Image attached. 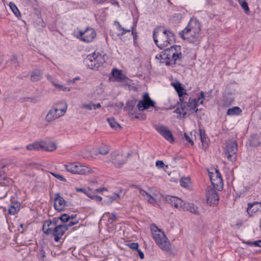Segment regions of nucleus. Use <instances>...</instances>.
<instances>
[{
  "instance_id": "nucleus-1",
  "label": "nucleus",
  "mask_w": 261,
  "mask_h": 261,
  "mask_svg": "<svg viewBox=\"0 0 261 261\" xmlns=\"http://www.w3.org/2000/svg\"><path fill=\"white\" fill-rule=\"evenodd\" d=\"M153 38L156 46L163 49L156 55V59L160 60L161 63L166 66L173 67L179 63L182 59L181 48L180 45L171 46L175 41V35L172 32L164 27H158L153 31Z\"/></svg>"
},
{
  "instance_id": "nucleus-2",
  "label": "nucleus",
  "mask_w": 261,
  "mask_h": 261,
  "mask_svg": "<svg viewBox=\"0 0 261 261\" xmlns=\"http://www.w3.org/2000/svg\"><path fill=\"white\" fill-rule=\"evenodd\" d=\"M106 54L96 51L87 56L84 61V64L90 69L97 70L105 63Z\"/></svg>"
},
{
  "instance_id": "nucleus-3",
  "label": "nucleus",
  "mask_w": 261,
  "mask_h": 261,
  "mask_svg": "<svg viewBox=\"0 0 261 261\" xmlns=\"http://www.w3.org/2000/svg\"><path fill=\"white\" fill-rule=\"evenodd\" d=\"M153 238L161 249L165 251L171 250V245L165 233L155 225L152 226Z\"/></svg>"
},
{
  "instance_id": "nucleus-4",
  "label": "nucleus",
  "mask_w": 261,
  "mask_h": 261,
  "mask_svg": "<svg viewBox=\"0 0 261 261\" xmlns=\"http://www.w3.org/2000/svg\"><path fill=\"white\" fill-rule=\"evenodd\" d=\"M64 166L68 172L73 174H88L92 172V170L90 167L82 165L79 163H70Z\"/></svg>"
},
{
  "instance_id": "nucleus-5",
  "label": "nucleus",
  "mask_w": 261,
  "mask_h": 261,
  "mask_svg": "<svg viewBox=\"0 0 261 261\" xmlns=\"http://www.w3.org/2000/svg\"><path fill=\"white\" fill-rule=\"evenodd\" d=\"M67 108L59 109L57 106H53L48 111L45 117V120L50 122L55 119L62 116L66 111Z\"/></svg>"
},
{
  "instance_id": "nucleus-6",
  "label": "nucleus",
  "mask_w": 261,
  "mask_h": 261,
  "mask_svg": "<svg viewBox=\"0 0 261 261\" xmlns=\"http://www.w3.org/2000/svg\"><path fill=\"white\" fill-rule=\"evenodd\" d=\"M127 160V157L123 153L119 151H114L111 153L110 158L107 162H112L117 168H120Z\"/></svg>"
},
{
  "instance_id": "nucleus-7",
  "label": "nucleus",
  "mask_w": 261,
  "mask_h": 261,
  "mask_svg": "<svg viewBox=\"0 0 261 261\" xmlns=\"http://www.w3.org/2000/svg\"><path fill=\"white\" fill-rule=\"evenodd\" d=\"M96 36V31L92 28L87 27L85 30L79 31L77 38L85 42L90 43L94 40Z\"/></svg>"
},
{
  "instance_id": "nucleus-8",
  "label": "nucleus",
  "mask_w": 261,
  "mask_h": 261,
  "mask_svg": "<svg viewBox=\"0 0 261 261\" xmlns=\"http://www.w3.org/2000/svg\"><path fill=\"white\" fill-rule=\"evenodd\" d=\"M237 151L238 143L236 141H231L227 143L225 148V153L228 160L231 162L236 161Z\"/></svg>"
},
{
  "instance_id": "nucleus-9",
  "label": "nucleus",
  "mask_w": 261,
  "mask_h": 261,
  "mask_svg": "<svg viewBox=\"0 0 261 261\" xmlns=\"http://www.w3.org/2000/svg\"><path fill=\"white\" fill-rule=\"evenodd\" d=\"M216 189L214 187L207 188L206 201L210 205H215L218 203L219 196Z\"/></svg>"
},
{
  "instance_id": "nucleus-10",
  "label": "nucleus",
  "mask_w": 261,
  "mask_h": 261,
  "mask_svg": "<svg viewBox=\"0 0 261 261\" xmlns=\"http://www.w3.org/2000/svg\"><path fill=\"white\" fill-rule=\"evenodd\" d=\"M155 102L151 99L148 93H145L143 96V99L140 100L137 105L138 109L143 111L148 109L150 107L155 106Z\"/></svg>"
},
{
  "instance_id": "nucleus-11",
  "label": "nucleus",
  "mask_w": 261,
  "mask_h": 261,
  "mask_svg": "<svg viewBox=\"0 0 261 261\" xmlns=\"http://www.w3.org/2000/svg\"><path fill=\"white\" fill-rule=\"evenodd\" d=\"M210 178L215 189L219 190L222 188L223 185L222 178L220 173L217 170H215V173H210Z\"/></svg>"
},
{
  "instance_id": "nucleus-12",
  "label": "nucleus",
  "mask_w": 261,
  "mask_h": 261,
  "mask_svg": "<svg viewBox=\"0 0 261 261\" xmlns=\"http://www.w3.org/2000/svg\"><path fill=\"white\" fill-rule=\"evenodd\" d=\"M204 98V94L203 91H201L200 95L197 98H189L188 102H186L185 111L187 110H194L196 107L198 106V102L199 101L200 104L203 102V99Z\"/></svg>"
},
{
  "instance_id": "nucleus-13",
  "label": "nucleus",
  "mask_w": 261,
  "mask_h": 261,
  "mask_svg": "<svg viewBox=\"0 0 261 261\" xmlns=\"http://www.w3.org/2000/svg\"><path fill=\"white\" fill-rule=\"evenodd\" d=\"M66 231L67 228L65 226L62 224H59L54 227L50 235L54 237L55 241L58 242L60 241Z\"/></svg>"
},
{
  "instance_id": "nucleus-14",
  "label": "nucleus",
  "mask_w": 261,
  "mask_h": 261,
  "mask_svg": "<svg viewBox=\"0 0 261 261\" xmlns=\"http://www.w3.org/2000/svg\"><path fill=\"white\" fill-rule=\"evenodd\" d=\"M155 129L165 139L170 142L172 143L174 141V138L171 131L166 126L163 125H156Z\"/></svg>"
},
{
  "instance_id": "nucleus-15",
  "label": "nucleus",
  "mask_w": 261,
  "mask_h": 261,
  "mask_svg": "<svg viewBox=\"0 0 261 261\" xmlns=\"http://www.w3.org/2000/svg\"><path fill=\"white\" fill-rule=\"evenodd\" d=\"M185 30L186 32H187V31H192L194 34H196V33H200L201 31V25L197 19L192 18Z\"/></svg>"
},
{
  "instance_id": "nucleus-16",
  "label": "nucleus",
  "mask_w": 261,
  "mask_h": 261,
  "mask_svg": "<svg viewBox=\"0 0 261 261\" xmlns=\"http://www.w3.org/2000/svg\"><path fill=\"white\" fill-rule=\"evenodd\" d=\"M6 167V165L3 163H0V170L4 169ZM5 170L3 171H0V185L4 187L9 186L12 185L13 181L5 174Z\"/></svg>"
},
{
  "instance_id": "nucleus-17",
  "label": "nucleus",
  "mask_w": 261,
  "mask_h": 261,
  "mask_svg": "<svg viewBox=\"0 0 261 261\" xmlns=\"http://www.w3.org/2000/svg\"><path fill=\"white\" fill-rule=\"evenodd\" d=\"M180 37L184 40H187L189 42H195L197 39L199 37V33L196 34H194L192 31L185 32V30H183L179 33Z\"/></svg>"
},
{
  "instance_id": "nucleus-18",
  "label": "nucleus",
  "mask_w": 261,
  "mask_h": 261,
  "mask_svg": "<svg viewBox=\"0 0 261 261\" xmlns=\"http://www.w3.org/2000/svg\"><path fill=\"white\" fill-rule=\"evenodd\" d=\"M54 206L55 208L59 211H62L66 206V201L61 196L59 193L55 194Z\"/></svg>"
},
{
  "instance_id": "nucleus-19",
  "label": "nucleus",
  "mask_w": 261,
  "mask_h": 261,
  "mask_svg": "<svg viewBox=\"0 0 261 261\" xmlns=\"http://www.w3.org/2000/svg\"><path fill=\"white\" fill-rule=\"evenodd\" d=\"M166 200L172 206L180 210H181L183 204L185 202L181 199L177 197L170 195H168L166 197Z\"/></svg>"
},
{
  "instance_id": "nucleus-20",
  "label": "nucleus",
  "mask_w": 261,
  "mask_h": 261,
  "mask_svg": "<svg viewBox=\"0 0 261 261\" xmlns=\"http://www.w3.org/2000/svg\"><path fill=\"white\" fill-rule=\"evenodd\" d=\"M246 212L249 216H252L255 213L261 212V202L255 201L248 203Z\"/></svg>"
},
{
  "instance_id": "nucleus-21",
  "label": "nucleus",
  "mask_w": 261,
  "mask_h": 261,
  "mask_svg": "<svg viewBox=\"0 0 261 261\" xmlns=\"http://www.w3.org/2000/svg\"><path fill=\"white\" fill-rule=\"evenodd\" d=\"M181 210L189 211L195 215H199L200 214L199 208L193 203L185 202Z\"/></svg>"
},
{
  "instance_id": "nucleus-22",
  "label": "nucleus",
  "mask_w": 261,
  "mask_h": 261,
  "mask_svg": "<svg viewBox=\"0 0 261 261\" xmlns=\"http://www.w3.org/2000/svg\"><path fill=\"white\" fill-rule=\"evenodd\" d=\"M40 150L46 151H53L57 149V146L55 143L46 141H41L39 142Z\"/></svg>"
},
{
  "instance_id": "nucleus-23",
  "label": "nucleus",
  "mask_w": 261,
  "mask_h": 261,
  "mask_svg": "<svg viewBox=\"0 0 261 261\" xmlns=\"http://www.w3.org/2000/svg\"><path fill=\"white\" fill-rule=\"evenodd\" d=\"M249 145L252 147H257L261 144V133L253 134L249 139Z\"/></svg>"
},
{
  "instance_id": "nucleus-24",
  "label": "nucleus",
  "mask_w": 261,
  "mask_h": 261,
  "mask_svg": "<svg viewBox=\"0 0 261 261\" xmlns=\"http://www.w3.org/2000/svg\"><path fill=\"white\" fill-rule=\"evenodd\" d=\"M43 77V71L39 69H35L31 72V81L37 82L40 81Z\"/></svg>"
},
{
  "instance_id": "nucleus-25",
  "label": "nucleus",
  "mask_w": 261,
  "mask_h": 261,
  "mask_svg": "<svg viewBox=\"0 0 261 261\" xmlns=\"http://www.w3.org/2000/svg\"><path fill=\"white\" fill-rule=\"evenodd\" d=\"M181 96L179 97V100L181 102V109H180L181 110V111L180 110V109L177 108V111H178L177 113H179L180 114H182L183 115H185L186 114L185 109H186V104L187 102L185 101V99L188 98V94L186 93V91H185V92H183Z\"/></svg>"
},
{
  "instance_id": "nucleus-26",
  "label": "nucleus",
  "mask_w": 261,
  "mask_h": 261,
  "mask_svg": "<svg viewBox=\"0 0 261 261\" xmlns=\"http://www.w3.org/2000/svg\"><path fill=\"white\" fill-rule=\"evenodd\" d=\"M114 24L116 25V29L117 31V36L119 37L120 39H122V36L125 34L126 33H129L130 32L132 29H125L123 28L120 23L117 21H114Z\"/></svg>"
},
{
  "instance_id": "nucleus-27",
  "label": "nucleus",
  "mask_w": 261,
  "mask_h": 261,
  "mask_svg": "<svg viewBox=\"0 0 261 261\" xmlns=\"http://www.w3.org/2000/svg\"><path fill=\"white\" fill-rule=\"evenodd\" d=\"M20 203L17 201L11 202L8 208V213L11 215H14L17 213L20 210Z\"/></svg>"
},
{
  "instance_id": "nucleus-28",
  "label": "nucleus",
  "mask_w": 261,
  "mask_h": 261,
  "mask_svg": "<svg viewBox=\"0 0 261 261\" xmlns=\"http://www.w3.org/2000/svg\"><path fill=\"white\" fill-rule=\"evenodd\" d=\"M199 134L203 148L206 149L208 146L209 139L204 129H200Z\"/></svg>"
},
{
  "instance_id": "nucleus-29",
  "label": "nucleus",
  "mask_w": 261,
  "mask_h": 261,
  "mask_svg": "<svg viewBox=\"0 0 261 261\" xmlns=\"http://www.w3.org/2000/svg\"><path fill=\"white\" fill-rule=\"evenodd\" d=\"M53 228L51 220H47L44 222L42 226V230L44 234L47 236L51 234Z\"/></svg>"
},
{
  "instance_id": "nucleus-30",
  "label": "nucleus",
  "mask_w": 261,
  "mask_h": 261,
  "mask_svg": "<svg viewBox=\"0 0 261 261\" xmlns=\"http://www.w3.org/2000/svg\"><path fill=\"white\" fill-rule=\"evenodd\" d=\"M112 73L114 77L119 82H124L126 79L125 76L121 71L116 68H114L112 70Z\"/></svg>"
},
{
  "instance_id": "nucleus-31",
  "label": "nucleus",
  "mask_w": 261,
  "mask_h": 261,
  "mask_svg": "<svg viewBox=\"0 0 261 261\" xmlns=\"http://www.w3.org/2000/svg\"><path fill=\"white\" fill-rule=\"evenodd\" d=\"M242 112V111L240 107L236 106L228 109L226 114L228 116H237L240 115Z\"/></svg>"
},
{
  "instance_id": "nucleus-32",
  "label": "nucleus",
  "mask_w": 261,
  "mask_h": 261,
  "mask_svg": "<svg viewBox=\"0 0 261 261\" xmlns=\"http://www.w3.org/2000/svg\"><path fill=\"white\" fill-rule=\"evenodd\" d=\"M172 85L178 93L179 97H181L182 94V93L186 91L179 82L173 83H172Z\"/></svg>"
},
{
  "instance_id": "nucleus-33",
  "label": "nucleus",
  "mask_w": 261,
  "mask_h": 261,
  "mask_svg": "<svg viewBox=\"0 0 261 261\" xmlns=\"http://www.w3.org/2000/svg\"><path fill=\"white\" fill-rule=\"evenodd\" d=\"M137 101V100L135 99L128 100L126 103L124 109L128 111H132L134 108L135 107Z\"/></svg>"
},
{
  "instance_id": "nucleus-34",
  "label": "nucleus",
  "mask_w": 261,
  "mask_h": 261,
  "mask_svg": "<svg viewBox=\"0 0 261 261\" xmlns=\"http://www.w3.org/2000/svg\"><path fill=\"white\" fill-rule=\"evenodd\" d=\"M107 121L112 128L117 129L121 128L120 125L115 121L114 118H108Z\"/></svg>"
},
{
  "instance_id": "nucleus-35",
  "label": "nucleus",
  "mask_w": 261,
  "mask_h": 261,
  "mask_svg": "<svg viewBox=\"0 0 261 261\" xmlns=\"http://www.w3.org/2000/svg\"><path fill=\"white\" fill-rule=\"evenodd\" d=\"M9 7L17 17L21 16L20 12H19L16 5L13 2H10Z\"/></svg>"
},
{
  "instance_id": "nucleus-36",
  "label": "nucleus",
  "mask_w": 261,
  "mask_h": 261,
  "mask_svg": "<svg viewBox=\"0 0 261 261\" xmlns=\"http://www.w3.org/2000/svg\"><path fill=\"white\" fill-rule=\"evenodd\" d=\"M110 147L106 145H102L99 148V153L102 155H106L110 151Z\"/></svg>"
},
{
  "instance_id": "nucleus-37",
  "label": "nucleus",
  "mask_w": 261,
  "mask_h": 261,
  "mask_svg": "<svg viewBox=\"0 0 261 261\" xmlns=\"http://www.w3.org/2000/svg\"><path fill=\"white\" fill-rule=\"evenodd\" d=\"M39 142H35L27 146V149L29 150H40Z\"/></svg>"
},
{
  "instance_id": "nucleus-38",
  "label": "nucleus",
  "mask_w": 261,
  "mask_h": 261,
  "mask_svg": "<svg viewBox=\"0 0 261 261\" xmlns=\"http://www.w3.org/2000/svg\"><path fill=\"white\" fill-rule=\"evenodd\" d=\"M238 2L241 6L242 8L244 9L245 13L248 14L249 12V8L246 1L245 0H238Z\"/></svg>"
},
{
  "instance_id": "nucleus-39",
  "label": "nucleus",
  "mask_w": 261,
  "mask_h": 261,
  "mask_svg": "<svg viewBox=\"0 0 261 261\" xmlns=\"http://www.w3.org/2000/svg\"><path fill=\"white\" fill-rule=\"evenodd\" d=\"M190 182V179L188 178H182L180 180V184L181 186L186 188L188 186Z\"/></svg>"
},
{
  "instance_id": "nucleus-40",
  "label": "nucleus",
  "mask_w": 261,
  "mask_h": 261,
  "mask_svg": "<svg viewBox=\"0 0 261 261\" xmlns=\"http://www.w3.org/2000/svg\"><path fill=\"white\" fill-rule=\"evenodd\" d=\"M233 100L228 97H224L223 101V106L225 107H229L232 103Z\"/></svg>"
},
{
  "instance_id": "nucleus-41",
  "label": "nucleus",
  "mask_w": 261,
  "mask_h": 261,
  "mask_svg": "<svg viewBox=\"0 0 261 261\" xmlns=\"http://www.w3.org/2000/svg\"><path fill=\"white\" fill-rule=\"evenodd\" d=\"M58 219H60L62 222H67L69 220V215L64 214L60 216Z\"/></svg>"
},
{
  "instance_id": "nucleus-42",
  "label": "nucleus",
  "mask_w": 261,
  "mask_h": 261,
  "mask_svg": "<svg viewBox=\"0 0 261 261\" xmlns=\"http://www.w3.org/2000/svg\"><path fill=\"white\" fill-rule=\"evenodd\" d=\"M45 257V252L43 249L40 250L39 253L38 255V258L40 261H44V258Z\"/></svg>"
},
{
  "instance_id": "nucleus-43",
  "label": "nucleus",
  "mask_w": 261,
  "mask_h": 261,
  "mask_svg": "<svg viewBox=\"0 0 261 261\" xmlns=\"http://www.w3.org/2000/svg\"><path fill=\"white\" fill-rule=\"evenodd\" d=\"M145 199L147 200V201L151 204H154L155 203V200L154 198L149 193L148 195L145 198Z\"/></svg>"
},
{
  "instance_id": "nucleus-44",
  "label": "nucleus",
  "mask_w": 261,
  "mask_h": 261,
  "mask_svg": "<svg viewBox=\"0 0 261 261\" xmlns=\"http://www.w3.org/2000/svg\"><path fill=\"white\" fill-rule=\"evenodd\" d=\"M135 28L136 26L135 25H133L130 28V29H132L130 32H132V35L133 36L134 40H136L137 38V33L135 31Z\"/></svg>"
},
{
  "instance_id": "nucleus-45",
  "label": "nucleus",
  "mask_w": 261,
  "mask_h": 261,
  "mask_svg": "<svg viewBox=\"0 0 261 261\" xmlns=\"http://www.w3.org/2000/svg\"><path fill=\"white\" fill-rule=\"evenodd\" d=\"M51 174L54 177H55L56 178H57V179H59L60 180H61L62 181H66V179H65V178L62 175H61L60 174H56L55 173H51Z\"/></svg>"
},
{
  "instance_id": "nucleus-46",
  "label": "nucleus",
  "mask_w": 261,
  "mask_h": 261,
  "mask_svg": "<svg viewBox=\"0 0 261 261\" xmlns=\"http://www.w3.org/2000/svg\"><path fill=\"white\" fill-rule=\"evenodd\" d=\"M128 246L134 250H137L138 249V244L137 243H130L128 244Z\"/></svg>"
},
{
  "instance_id": "nucleus-47",
  "label": "nucleus",
  "mask_w": 261,
  "mask_h": 261,
  "mask_svg": "<svg viewBox=\"0 0 261 261\" xmlns=\"http://www.w3.org/2000/svg\"><path fill=\"white\" fill-rule=\"evenodd\" d=\"M78 222H79L78 221H74V222L70 221L67 224H64V223H63L62 224L64 226H65V227L67 228V230L69 228V227H71V226H72L77 224Z\"/></svg>"
},
{
  "instance_id": "nucleus-48",
  "label": "nucleus",
  "mask_w": 261,
  "mask_h": 261,
  "mask_svg": "<svg viewBox=\"0 0 261 261\" xmlns=\"http://www.w3.org/2000/svg\"><path fill=\"white\" fill-rule=\"evenodd\" d=\"M119 197V194L117 193H114L113 195L109 197V199L112 202L114 200H116Z\"/></svg>"
},
{
  "instance_id": "nucleus-49",
  "label": "nucleus",
  "mask_w": 261,
  "mask_h": 261,
  "mask_svg": "<svg viewBox=\"0 0 261 261\" xmlns=\"http://www.w3.org/2000/svg\"><path fill=\"white\" fill-rule=\"evenodd\" d=\"M116 219H117V218H116V215L115 214L113 213L112 214V216L109 218L108 222L110 224H112L114 222L116 221Z\"/></svg>"
},
{
  "instance_id": "nucleus-50",
  "label": "nucleus",
  "mask_w": 261,
  "mask_h": 261,
  "mask_svg": "<svg viewBox=\"0 0 261 261\" xmlns=\"http://www.w3.org/2000/svg\"><path fill=\"white\" fill-rule=\"evenodd\" d=\"M155 165L159 168H162L165 166V164L162 161L158 160L156 162Z\"/></svg>"
},
{
  "instance_id": "nucleus-51",
  "label": "nucleus",
  "mask_w": 261,
  "mask_h": 261,
  "mask_svg": "<svg viewBox=\"0 0 261 261\" xmlns=\"http://www.w3.org/2000/svg\"><path fill=\"white\" fill-rule=\"evenodd\" d=\"M82 107L89 110L93 109L92 103H83L82 105Z\"/></svg>"
},
{
  "instance_id": "nucleus-52",
  "label": "nucleus",
  "mask_w": 261,
  "mask_h": 261,
  "mask_svg": "<svg viewBox=\"0 0 261 261\" xmlns=\"http://www.w3.org/2000/svg\"><path fill=\"white\" fill-rule=\"evenodd\" d=\"M2 191H3V188L0 190V199L5 198L7 194V190L6 189H5L3 193L1 192Z\"/></svg>"
},
{
  "instance_id": "nucleus-53",
  "label": "nucleus",
  "mask_w": 261,
  "mask_h": 261,
  "mask_svg": "<svg viewBox=\"0 0 261 261\" xmlns=\"http://www.w3.org/2000/svg\"><path fill=\"white\" fill-rule=\"evenodd\" d=\"M184 136H185V138L186 139V140L189 143L191 144V145H194V142L193 141H192V140L190 138V137L189 136V135L188 134H187L186 133H185L184 134Z\"/></svg>"
},
{
  "instance_id": "nucleus-54",
  "label": "nucleus",
  "mask_w": 261,
  "mask_h": 261,
  "mask_svg": "<svg viewBox=\"0 0 261 261\" xmlns=\"http://www.w3.org/2000/svg\"><path fill=\"white\" fill-rule=\"evenodd\" d=\"M87 196L92 199H95L96 201H100L102 200V198L99 196H90L89 194H87Z\"/></svg>"
},
{
  "instance_id": "nucleus-55",
  "label": "nucleus",
  "mask_w": 261,
  "mask_h": 261,
  "mask_svg": "<svg viewBox=\"0 0 261 261\" xmlns=\"http://www.w3.org/2000/svg\"><path fill=\"white\" fill-rule=\"evenodd\" d=\"M25 101L30 100L32 102L36 103L38 101V100L36 98H32V97H26L24 98Z\"/></svg>"
},
{
  "instance_id": "nucleus-56",
  "label": "nucleus",
  "mask_w": 261,
  "mask_h": 261,
  "mask_svg": "<svg viewBox=\"0 0 261 261\" xmlns=\"http://www.w3.org/2000/svg\"><path fill=\"white\" fill-rule=\"evenodd\" d=\"M253 246L255 247H261V240L253 241Z\"/></svg>"
},
{
  "instance_id": "nucleus-57",
  "label": "nucleus",
  "mask_w": 261,
  "mask_h": 261,
  "mask_svg": "<svg viewBox=\"0 0 261 261\" xmlns=\"http://www.w3.org/2000/svg\"><path fill=\"white\" fill-rule=\"evenodd\" d=\"M140 194L145 198L146 196L148 195V193L144 190L140 189Z\"/></svg>"
},
{
  "instance_id": "nucleus-58",
  "label": "nucleus",
  "mask_w": 261,
  "mask_h": 261,
  "mask_svg": "<svg viewBox=\"0 0 261 261\" xmlns=\"http://www.w3.org/2000/svg\"><path fill=\"white\" fill-rule=\"evenodd\" d=\"M138 253V254H139V256L140 257V258L141 259H143L144 257V253L140 249H138L137 250Z\"/></svg>"
},
{
  "instance_id": "nucleus-59",
  "label": "nucleus",
  "mask_w": 261,
  "mask_h": 261,
  "mask_svg": "<svg viewBox=\"0 0 261 261\" xmlns=\"http://www.w3.org/2000/svg\"><path fill=\"white\" fill-rule=\"evenodd\" d=\"M51 222H52V226L54 228L56 226H58V219L57 218H54L53 220H51Z\"/></svg>"
},
{
  "instance_id": "nucleus-60",
  "label": "nucleus",
  "mask_w": 261,
  "mask_h": 261,
  "mask_svg": "<svg viewBox=\"0 0 261 261\" xmlns=\"http://www.w3.org/2000/svg\"><path fill=\"white\" fill-rule=\"evenodd\" d=\"M75 190H76V191L84 193H85L87 195V194H89L88 193H87L86 192V190H85V189H83V188H75Z\"/></svg>"
},
{
  "instance_id": "nucleus-61",
  "label": "nucleus",
  "mask_w": 261,
  "mask_h": 261,
  "mask_svg": "<svg viewBox=\"0 0 261 261\" xmlns=\"http://www.w3.org/2000/svg\"><path fill=\"white\" fill-rule=\"evenodd\" d=\"M100 107H101V105H100V103H97L96 104L92 103V107H93V109L94 110L99 108H100Z\"/></svg>"
},
{
  "instance_id": "nucleus-62",
  "label": "nucleus",
  "mask_w": 261,
  "mask_h": 261,
  "mask_svg": "<svg viewBox=\"0 0 261 261\" xmlns=\"http://www.w3.org/2000/svg\"><path fill=\"white\" fill-rule=\"evenodd\" d=\"M58 90H62V89L63 88V86L61 85H59V84H57L56 85V87H55Z\"/></svg>"
},
{
  "instance_id": "nucleus-63",
  "label": "nucleus",
  "mask_w": 261,
  "mask_h": 261,
  "mask_svg": "<svg viewBox=\"0 0 261 261\" xmlns=\"http://www.w3.org/2000/svg\"><path fill=\"white\" fill-rule=\"evenodd\" d=\"M46 76L47 80H49L50 82H51V81H53L54 79L52 76L49 74H47Z\"/></svg>"
},
{
  "instance_id": "nucleus-64",
  "label": "nucleus",
  "mask_w": 261,
  "mask_h": 261,
  "mask_svg": "<svg viewBox=\"0 0 261 261\" xmlns=\"http://www.w3.org/2000/svg\"><path fill=\"white\" fill-rule=\"evenodd\" d=\"M77 215L76 214H72L71 215H69V220L70 219H74L76 218Z\"/></svg>"
}]
</instances>
